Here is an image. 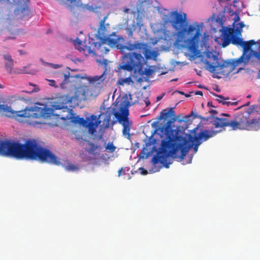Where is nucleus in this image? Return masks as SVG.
Listing matches in <instances>:
<instances>
[{"instance_id":"49","label":"nucleus","mask_w":260,"mask_h":260,"mask_svg":"<svg viewBox=\"0 0 260 260\" xmlns=\"http://www.w3.org/2000/svg\"><path fill=\"white\" fill-rule=\"evenodd\" d=\"M25 67L24 68V69H25ZM21 73H27V74H29L30 73L28 72H26V71H25L24 69H23L21 70V71L20 72Z\"/></svg>"},{"instance_id":"18","label":"nucleus","mask_w":260,"mask_h":260,"mask_svg":"<svg viewBox=\"0 0 260 260\" xmlns=\"http://www.w3.org/2000/svg\"><path fill=\"white\" fill-rule=\"evenodd\" d=\"M102 3L101 0H94L90 5L88 4L84 6V8L90 12L97 13L102 7Z\"/></svg>"},{"instance_id":"13","label":"nucleus","mask_w":260,"mask_h":260,"mask_svg":"<svg viewBox=\"0 0 260 260\" xmlns=\"http://www.w3.org/2000/svg\"><path fill=\"white\" fill-rule=\"evenodd\" d=\"M106 71L100 76H95L88 77L89 83L95 88L101 89L104 85V80L106 79Z\"/></svg>"},{"instance_id":"35","label":"nucleus","mask_w":260,"mask_h":260,"mask_svg":"<svg viewBox=\"0 0 260 260\" xmlns=\"http://www.w3.org/2000/svg\"><path fill=\"white\" fill-rule=\"evenodd\" d=\"M44 64H48L49 66L53 68V69H56L60 68L62 66L58 64H53L52 63L44 62Z\"/></svg>"},{"instance_id":"60","label":"nucleus","mask_w":260,"mask_h":260,"mask_svg":"<svg viewBox=\"0 0 260 260\" xmlns=\"http://www.w3.org/2000/svg\"><path fill=\"white\" fill-rule=\"evenodd\" d=\"M177 80H178V79L176 78V79H172L171 81H177Z\"/></svg>"},{"instance_id":"51","label":"nucleus","mask_w":260,"mask_h":260,"mask_svg":"<svg viewBox=\"0 0 260 260\" xmlns=\"http://www.w3.org/2000/svg\"><path fill=\"white\" fill-rule=\"evenodd\" d=\"M226 100H222V102H221L220 103H222L224 105H226V104H224V103H227L228 101Z\"/></svg>"},{"instance_id":"50","label":"nucleus","mask_w":260,"mask_h":260,"mask_svg":"<svg viewBox=\"0 0 260 260\" xmlns=\"http://www.w3.org/2000/svg\"><path fill=\"white\" fill-rule=\"evenodd\" d=\"M63 76H64V80H67L69 79V75H67L64 74Z\"/></svg>"},{"instance_id":"9","label":"nucleus","mask_w":260,"mask_h":260,"mask_svg":"<svg viewBox=\"0 0 260 260\" xmlns=\"http://www.w3.org/2000/svg\"><path fill=\"white\" fill-rule=\"evenodd\" d=\"M234 42L236 44V46H240L243 49V54L239 58H237V61L242 62L244 65H246L247 61L245 60L249 56V53H248V52L251 50V47L255 45L256 42L253 40L244 41L241 38H239V39Z\"/></svg>"},{"instance_id":"23","label":"nucleus","mask_w":260,"mask_h":260,"mask_svg":"<svg viewBox=\"0 0 260 260\" xmlns=\"http://www.w3.org/2000/svg\"><path fill=\"white\" fill-rule=\"evenodd\" d=\"M229 126L231 127L233 130L240 129L239 123H238L237 119L233 120L230 119Z\"/></svg>"},{"instance_id":"17","label":"nucleus","mask_w":260,"mask_h":260,"mask_svg":"<svg viewBox=\"0 0 260 260\" xmlns=\"http://www.w3.org/2000/svg\"><path fill=\"white\" fill-rule=\"evenodd\" d=\"M90 118L91 121L88 122L86 128H88L90 134L93 135L96 132V128L100 124L101 121L99 120L96 116L94 115H91Z\"/></svg>"},{"instance_id":"41","label":"nucleus","mask_w":260,"mask_h":260,"mask_svg":"<svg viewBox=\"0 0 260 260\" xmlns=\"http://www.w3.org/2000/svg\"><path fill=\"white\" fill-rule=\"evenodd\" d=\"M5 21L4 19L0 18V30H2L3 28L4 27Z\"/></svg>"},{"instance_id":"6","label":"nucleus","mask_w":260,"mask_h":260,"mask_svg":"<svg viewBox=\"0 0 260 260\" xmlns=\"http://www.w3.org/2000/svg\"><path fill=\"white\" fill-rule=\"evenodd\" d=\"M130 106L129 102L126 104L121 106L119 108V111H115L114 109H112L111 113L113 114L118 122L123 126L122 134L124 136L129 137V132L132 125V121L129 120L128 106Z\"/></svg>"},{"instance_id":"12","label":"nucleus","mask_w":260,"mask_h":260,"mask_svg":"<svg viewBox=\"0 0 260 260\" xmlns=\"http://www.w3.org/2000/svg\"><path fill=\"white\" fill-rule=\"evenodd\" d=\"M72 99L73 98L69 95H62L60 96L57 100L58 104L54 106V108L57 110L66 109L68 112H70L72 110L68 108L67 105L72 102Z\"/></svg>"},{"instance_id":"39","label":"nucleus","mask_w":260,"mask_h":260,"mask_svg":"<svg viewBox=\"0 0 260 260\" xmlns=\"http://www.w3.org/2000/svg\"><path fill=\"white\" fill-rule=\"evenodd\" d=\"M4 58L6 61H13V59L12 58L11 55L9 54L4 55Z\"/></svg>"},{"instance_id":"46","label":"nucleus","mask_w":260,"mask_h":260,"mask_svg":"<svg viewBox=\"0 0 260 260\" xmlns=\"http://www.w3.org/2000/svg\"><path fill=\"white\" fill-rule=\"evenodd\" d=\"M123 171V168L120 169L118 171V176L120 177L122 174V172Z\"/></svg>"},{"instance_id":"59","label":"nucleus","mask_w":260,"mask_h":260,"mask_svg":"<svg viewBox=\"0 0 260 260\" xmlns=\"http://www.w3.org/2000/svg\"><path fill=\"white\" fill-rule=\"evenodd\" d=\"M32 124H35V123H41V122H38L37 121H34V122H32Z\"/></svg>"},{"instance_id":"15","label":"nucleus","mask_w":260,"mask_h":260,"mask_svg":"<svg viewBox=\"0 0 260 260\" xmlns=\"http://www.w3.org/2000/svg\"><path fill=\"white\" fill-rule=\"evenodd\" d=\"M74 44L77 49L80 52H82L86 56L89 55L92 53L94 54V51L91 50V47L84 45L82 42L78 38H77L75 40Z\"/></svg>"},{"instance_id":"4","label":"nucleus","mask_w":260,"mask_h":260,"mask_svg":"<svg viewBox=\"0 0 260 260\" xmlns=\"http://www.w3.org/2000/svg\"><path fill=\"white\" fill-rule=\"evenodd\" d=\"M9 112H11L12 116L16 119H19V118H46L51 115L50 109L47 108L46 106L39 103L34 107L25 108L23 111H9Z\"/></svg>"},{"instance_id":"10","label":"nucleus","mask_w":260,"mask_h":260,"mask_svg":"<svg viewBox=\"0 0 260 260\" xmlns=\"http://www.w3.org/2000/svg\"><path fill=\"white\" fill-rule=\"evenodd\" d=\"M219 131L215 130H204L201 132L198 136L193 137L190 135V140L191 142H193L195 141H201L202 140L203 141H206L209 138L215 136Z\"/></svg>"},{"instance_id":"53","label":"nucleus","mask_w":260,"mask_h":260,"mask_svg":"<svg viewBox=\"0 0 260 260\" xmlns=\"http://www.w3.org/2000/svg\"><path fill=\"white\" fill-rule=\"evenodd\" d=\"M162 96H158L157 97V101H159V100H160L161 99H162Z\"/></svg>"},{"instance_id":"56","label":"nucleus","mask_w":260,"mask_h":260,"mask_svg":"<svg viewBox=\"0 0 260 260\" xmlns=\"http://www.w3.org/2000/svg\"><path fill=\"white\" fill-rule=\"evenodd\" d=\"M104 63L105 64V65H107V60L106 59H105L104 60Z\"/></svg>"},{"instance_id":"30","label":"nucleus","mask_w":260,"mask_h":260,"mask_svg":"<svg viewBox=\"0 0 260 260\" xmlns=\"http://www.w3.org/2000/svg\"><path fill=\"white\" fill-rule=\"evenodd\" d=\"M106 149L109 152L112 153L115 151L116 147L113 145V143H108L105 147Z\"/></svg>"},{"instance_id":"5","label":"nucleus","mask_w":260,"mask_h":260,"mask_svg":"<svg viewBox=\"0 0 260 260\" xmlns=\"http://www.w3.org/2000/svg\"><path fill=\"white\" fill-rule=\"evenodd\" d=\"M237 61V58L231 61H224L222 63H218L213 66L210 62L206 61L205 66L207 69L210 72L216 75V77L220 78V75L228 76L233 72L237 66L242 64Z\"/></svg>"},{"instance_id":"37","label":"nucleus","mask_w":260,"mask_h":260,"mask_svg":"<svg viewBox=\"0 0 260 260\" xmlns=\"http://www.w3.org/2000/svg\"><path fill=\"white\" fill-rule=\"evenodd\" d=\"M122 84L126 83L129 84L130 82H133V81H132L131 77H128L127 78L123 79L122 80Z\"/></svg>"},{"instance_id":"27","label":"nucleus","mask_w":260,"mask_h":260,"mask_svg":"<svg viewBox=\"0 0 260 260\" xmlns=\"http://www.w3.org/2000/svg\"><path fill=\"white\" fill-rule=\"evenodd\" d=\"M65 168L68 171L71 172L77 171L79 170V168L73 164H69Z\"/></svg>"},{"instance_id":"26","label":"nucleus","mask_w":260,"mask_h":260,"mask_svg":"<svg viewBox=\"0 0 260 260\" xmlns=\"http://www.w3.org/2000/svg\"><path fill=\"white\" fill-rule=\"evenodd\" d=\"M21 13H22V18H24L26 16H28L29 13V9L28 6L26 4L22 8H21Z\"/></svg>"},{"instance_id":"24","label":"nucleus","mask_w":260,"mask_h":260,"mask_svg":"<svg viewBox=\"0 0 260 260\" xmlns=\"http://www.w3.org/2000/svg\"><path fill=\"white\" fill-rule=\"evenodd\" d=\"M88 144L90 146V148L87 150V151L89 153H93L99 147L98 145H95L94 143L89 142H87Z\"/></svg>"},{"instance_id":"47","label":"nucleus","mask_w":260,"mask_h":260,"mask_svg":"<svg viewBox=\"0 0 260 260\" xmlns=\"http://www.w3.org/2000/svg\"><path fill=\"white\" fill-rule=\"evenodd\" d=\"M238 25L239 26V28H242L245 26V24H244L243 22H240L238 23Z\"/></svg>"},{"instance_id":"42","label":"nucleus","mask_w":260,"mask_h":260,"mask_svg":"<svg viewBox=\"0 0 260 260\" xmlns=\"http://www.w3.org/2000/svg\"><path fill=\"white\" fill-rule=\"evenodd\" d=\"M209 112L212 114V118L215 117L214 115L217 114V111L213 109L209 110Z\"/></svg>"},{"instance_id":"28","label":"nucleus","mask_w":260,"mask_h":260,"mask_svg":"<svg viewBox=\"0 0 260 260\" xmlns=\"http://www.w3.org/2000/svg\"><path fill=\"white\" fill-rule=\"evenodd\" d=\"M13 65H14V61H6L5 67H6V70L8 72V73H12Z\"/></svg>"},{"instance_id":"2","label":"nucleus","mask_w":260,"mask_h":260,"mask_svg":"<svg viewBox=\"0 0 260 260\" xmlns=\"http://www.w3.org/2000/svg\"><path fill=\"white\" fill-rule=\"evenodd\" d=\"M129 51H136L138 52L125 53L122 57L121 63L118 69L128 72L134 71L140 75H150L151 71L149 69L143 70V66L146 60L153 58L156 59L158 53L156 51H151L146 43L139 41H135L134 43L128 42L122 47Z\"/></svg>"},{"instance_id":"43","label":"nucleus","mask_w":260,"mask_h":260,"mask_svg":"<svg viewBox=\"0 0 260 260\" xmlns=\"http://www.w3.org/2000/svg\"><path fill=\"white\" fill-rule=\"evenodd\" d=\"M50 83L49 85L51 86H55L56 82L54 80H49Z\"/></svg>"},{"instance_id":"38","label":"nucleus","mask_w":260,"mask_h":260,"mask_svg":"<svg viewBox=\"0 0 260 260\" xmlns=\"http://www.w3.org/2000/svg\"><path fill=\"white\" fill-rule=\"evenodd\" d=\"M80 118V117H79V116L73 117L72 118L71 121L74 123H78L79 121V120Z\"/></svg>"},{"instance_id":"61","label":"nucleus","mask_w":260,"mask_h":260,"mask_svg":"<svg viewBox=\"0 0 260 260\" xmlns=\"http://www.w3.org/2000/svg\"><path fill=\"white\" fill-rule=\"evenodd\" d=\"M25 2L27 4L29 2V0H25Z\"/></svg>"},{"instance_id":"16","label":"nucleus","mask_w":260,"mask_h":260,"mask_svg":"<svg viewBox=\"0 0 260 260\" xmlns=\"http://www.w3.org/2000/svg\"><path fill=\"white\" fill-rule=\"evenodd\" d=\"M229 120L230 119L228 118L214 117L211 121V123L215 128H224L229 126Z\"/></svg>"},{"instance_id":"36","label":"nucleus","mask_w":260,"mask_h":260,"mask_svg":"<svg viewBox=\"0 0 260 260\" xmlns=\"http://www.w3.org/2000/svg\"><path fill=\"white\" fill-rule=\"evenodd\" d=\"M106 118L104 119V121H106L107 122L108 125H109V122L111 121V112L108 113V111H107L106 113Z\"/></svg>"},{"instance_id":"32","label":"nucleus","mask_w":260,"mask_h":260,"mask_svg":"<svg viewBox=\"0 0 260 260\" xmlns=\"http://www.w3.org/2000/svg\"><path fill=\"white\" fill-rule=\"evenodd\" d=\"M73 134L75 136V138L77 140L82 139V133L80 131H73Z\"/></svg>"},{"instance_id":"64","label":"nucleus","mask_w":260,"mask_h":260,"mask_svg":"<svg viewBox=\"0 0 260 260\" xmlns=\"http://www.w3.org/2000/svg\"><path fill=\"white\" fill-rule=\"evenodd\" d=\"M247 98H251V95H247Z\"/></svg>"},{"instance_id":"11","label":"nucleus","mask_w":260,"mask_h":260,"mask_svg":"<svg viewBox=\"0 0 260 260\" xmlns=\"http://www.w3.org/2000/svg\"><path fill=\"white\" fill-rule=\"evenodd\" d=\"M91 94L87 86L81 85L76 88L75 96L78 100L85 101Z\"/></svg>"},{"instance_id":"55","label":"nucleus","mask_w":260,"mask_h":260,"mask_svg":"<svg viewBox=\"0 0 260 260\" xmlns=\"http://www.w3.org/2000/svg\"><path fill=\"white\" fill-rule=\"evenodd\" d=\"M19 52L20 53V54H25L24 52H23V51L22 50H19Z\"/></svg>"},{"instance_id":"58","label":"nucleus","mask_w":260,"mask_h":260,"mask_svg":"<svg viewBox=\"0 0 260 260\" xmlns=\"http://www.w3.org/2000/svg\"><path fill=\"white\" fill-rule=\"evenodd\" d=\"M242 69H243V68H240V69H239L237 72H236L235 73H238L239 72V71H240L241 70H242Z\"/></svg>"},{"instance_id":"52","label":"nucleus","mask_w":260,"mask_h":260,"mask_svg":"<svg viewBox=\"0 0 260 260\" xmlns=\"http://www.w3.org/2000/svg\"><path fill=\"white\" fill-rule=\"evenodd\" d=\"M145 103L147 106H149L150 104V103L149 101H145Z\"/></svg>"},{"instance_id":"40","label":"nucleus","mask_w":260,"mask_h":260,"mask_svg":"<svg viewBox=\"0 0 260 260\" xmlns=\"http://www.w3.org/2000/svg\"><path fill=\"white\" fill-rule=\"evenodd\" d=\"M224 104H226V105H227L228 106H230L231 105L235 106L238 104V102H231L230 101H228L227 103H224Z\"/></svg>"},{"instance_id":"8","label":"nucleus","mask_w":260,"mask_h":260,"mask_svg":"<svg viewBox=\"0 0 260 260\" xmlns=\"http://www.w3.org/2000/svg\"><path fill=\"white\" fill-rule=\"evenodd\" d=\"M112 36H107L102 38L99 43L94 42L91 43L90 41L89 43L95 48V51H99L101 53V55L106 54L109 51V49L105 46V45H108L111 47H114L118 44V39L116 36H114V38H111Z\"/></svg>"},{"instance_id":"3","label":"nucleus","mask_w":260,"mask_h":260,"mask_svg":"<svg viewBox=\"0 0 260 260\" xmlns=\"http://www.w3.org/2000/svg\"><path fill=\"white\" fill-rule=\"evenodd\" d=\"M171 123L172 121L170 120L158 129L166 136V138L161 142L162 152L165 156L175 157L177 152L180 150V158L183 159L192 147L196 153L202 142L195 141L191 142L190 135L188 139L181 136H175L174 131L172 129Z\"/></svg>"},{"instance_id":"44","label":"nucleus","mask_w":260,"mask_h":260,"mask_svg":"<svg viewBox=\"0 0 260 260\" xmlns=\"http://www.w3.org/2000/svg\"><path fill=\"white\" fill-rule=\"evenodd\" d=\"M194 94L196 95H201L202 96L203 95V92L201 91H196L195 92H194Z\"/></svg>"},{"instance_id":"34","label":"nucleus","mask_w":260,"mask_h":260,"mask_svg":"<svg viewBox=\"0 0 260 260\" xmlns=\"http://www.w3.org/2000/svg\"><path fill=\"white\" fill-rule=\"evenodd\" d=\"M213 95L217 97V101L219 103H220L221 102H222V100H229V98H226L225 97H224L223 96L221 95H218L216 93H213Z\"/></svg>"},{"instance_id":"20","label":"nucleus","mask_w":260,"mask_h":260,"mask_svg":"<svg viewBox=\"0 0 260 260\" xmlns=\"http://www.w3.org/2000/svg\"><path fill=\"white\" fill-rule=\"evenodd\" d=\"M174 108H170L169 109H165L163 110L160 114L159 119H166L171 116H175Z\"/></svg>"},{"instance_id":"62","label":"nucleus","mask_w":260,"mask_h":260,"mask_svg":"<svg viewBox=\"0 0 260 260\" xmlns=\"http://www.w3.org/2000/svg\"><path fill=\"white\" fill-rule=\"evenodd\" d=\"M236 30L237 31H238L239 33H240V30L239 29V28H237L236 29Z\"/></svg>"},{"instance_id":"54","label":"nucleus","mask_w":260,"mask_h":260,"mask_svg":"<svg viewBox=\"0 0 260 260\" xmlns=\"http://www.w3.org/2000/svg\"><path fill=\"white\" fill-rule=\"evenodd\" d=\"M207 106L210 107V106H212V107H213L212 105V103L211 102H208V104H207Z\"/></svg>"},{"instance_id":"31","label":"nucleus","mask_w":260,"mask_h":260,"mask_svg":"<svg viewBox=\"0 0 260 260\" xmlns=\"http://www.w3.org/2000/svg\"><path fill=\"white\" fill-rule=\"evenodd\" d=\"M9 32V31L8 30H4L3 34L5 36V37L4 38V41H6L8 39H13L15 38V35L14 34H11V36H7Z\"/></svg>"},{"instance_id":"33","label":"nucleus","mask_w":260,"mask_h":260,"mask_svg":"<svg viewBox=\"0 0 260 260\" xmlns=\"http://www.w3.org/2000/svg\"><path fill=\"white\" fill-rule=\"evenodd\" d=\"M78 124L80 125H82L83 127H87V124L89 121L87 119H85L83 117H80V118L79 120Z\"/></svg>"},{"instance_id":"1","label":"nucleus","mask_w":260,"mask_h":260,"mask_svg":"<svg viewBox=\"0 0 260 260\" xmlns=\"http://www.w3.org/2000/svg\"><path fill=\"white\" fill-rule=\"evenodd\" d=\"M170 19L166 22H169L176 31V42L179 43L184 40L185 46L188 49L191 57H199L198 50L200 38L202 36L200 25L198 22L188 25L187 15L185 13H179L177 11L170 14Z\"/></svg>"},{"instance_id":"7","label":"nucleus","mask_w":260,"mask_h":260,"mask_svg":"<svg viewBox=\"0 0 260 260\" xmlns=\"http://www.w3.org/2000/svg\"><path fill=\"white\" fill-rule=\"evenodd\" d=\"M216 21L222 26V28L219 30L221 32V47L225 48L231 43L236 45V44L234 42L239 39V37L235 35V30L234 28L224 26L222 19L221 18L218 17Z\"/></svg>"},{"instance_id":"21","label":"nucleus","mask_w":260,"mask_h":260,"mask_svg":"<svg viewBox=\"0 0 260 260\" xmlns=\"http://www.w3.org/2000/svg\"><path fill=\"white\" fill-rule=\"evenodd\" d=\"M253 57H255L257 60L260 61V53L257 52L254 50H251L250 52H249V56L246 58V64L248 63V61L252 59Z\"/></svg>"},{"instance_id":"45","label":"nucleus","mask_w":260,"mask_h":260,"mask_svg":"<svg viewBox=\"0 0 260 260\" xmlns=\"http://www.w3.org/2000/svg\"><path fill=\"white\" fill-rule=\"evenodd\" d=\"M140 170H142V174H143V175H146L147 174V170H145L143 168H141Z\"/></svg>"},{"instance_id":"14","label":"nucleus","mask_w":260,"mask_h":260,"mask_svg":"<svg viewBox=\"0 0 260 260\" xmlns=\"http://www.w3.org/2000/svg\"><path fill=\"white\" fill-rule=\"evenodd\" d=\"M106 19L107 17H104L100 22V26L98 30V35L99 36L100 40L101 38L107 36H115V32L110 33L108 30V27L109 28L110 25L108 23L105 24Z\"/></svg>"},{"instance_id":"57","label":"nucleus","mask_w":260,"mask_h":260,"mask_svg":"<svg viewBox=\"0 0 260 260\" xmlns=\"http://www.w3.org/2000/svg\"><path fill=\"white\" fill-rule=\"evenodd\" d=\"M178 92L179 93H180L181 94H182V95H185V93H184V92L183 91H178Z\"/></svg>"},{"instance_id":"22","label":"nucleus","mask_w":260,"mask_h":260,"mask_svg":"<svg viewBox=\"0 0 260 260\" xmlns=\"http://www.w3.org/2000/svg\"><path fill=\"white\" fill-rule=\"evenodd\" d=\"M161 152H162L161 146H160ZM162 153V152H161ZM162 154V155H159L157 156H154L152 159V161L154 165H156L158 164L159 162H161L162 159H165V158H167L168 157H166L165 155Z\"/></svg>"},{"instance_id":"19","label":"nucleus","mask_w":260,"mask_h":260,"mask_svg":"<svg viewBox=\"0 0 260 260\" xmlns=\"http://www.w3.org/2000/svg\"><path fill=\"white\" fill-rule=\"evenodd\" d=\"M240 129L247 128L250 124V122L248 120L247 117L243 115H240L237 118Z\"/></svg>"},{"instance_id":"63","label":"nucleus","mask_w":260,"mask_h":260,"mask_svg":"<svg viewBox=\"0 0 260 260\" xmlns=\"http://www.w3.org/2000/svg\"><path fill=\"white\" fill-rule=\"evenodd\" d=\"M29 85H31V86H36L35 84H34L32 83H29Z\"/></svg>"},{"instance_id":"48","label":"nucleus","mask_w":260,"mask_h":260,"mask_svg":"<svg viewBox=\"0 0 260 260\" xmlns=\"http://www.w3.org/2000/svg\"><path fill=\"white\" fill-rule=\"evenodd\" d=\"M221 116H226V117H230V115L229 114H226V113H222L220 114Z\"/></svg>"},{"instance_id":"25","label":"nucleus","mask_w":260,"mask_h":260,"mask_svg":"<svg viewBox=\"0 0 260 260\" xmlns=\"http://www.w3.org/2000/svg\"><path fill=\"white\" fill-rule=\"evenodd\" d=\"M76 0H64V2H62V4L67 6L70 11H73L74 9V5L72 4L76 2Z\"/></svg>"},{"instance_id":"29","label":"nucleus","mask_w":260,"mask_h":260,"mask_svg":"<svg viewBox=\"0 0 260 260\" xmlns=\"http://www.w3.org/2000/svg\"><path fill=\"white\" fill-rule=\"evenodd\" d=\"M135 24L133 23L132 27L127 26L125 27V29L128 37H132L133 36V32L135 29Z\"/></svg>"}]
</instances>
